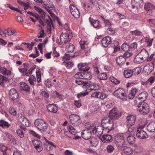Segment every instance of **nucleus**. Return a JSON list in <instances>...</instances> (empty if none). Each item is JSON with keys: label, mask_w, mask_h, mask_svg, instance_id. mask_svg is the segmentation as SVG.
Returning <instances> with one entry per match:
<instances>
[{"label": "nucleus", "mask_w": 155, "mask_h": 155, "mask_svg": "<svg viewBox=\"0 0 155 155\" xmlns=\"http://www.w3.org/2000/svg\"><path fill=\"white\" fill-rule=\"evenodd\" d=\"M136 117L135 115L130 114L128 115L126 118V124L128 128L129 132H131L136 130L134 125Z\"/></svg>", "instance_id": "obj_1"}, {"label": "nucleus", "mask_w": 155, "mask_h": 155, "mask_svg": "<svg viewBox=\"0 0 155 155\" xmlns=\"http://www.w3.org/2000/svg\"><path fill=\"white\" fill-rule=\"evenodd\" d=\"M73 36L72 34L70 32L67 33H62L60 36V40H56V42L59 45H61L69 42Z\"/></svg>", "instance_id": "obj_2"}, {"label": "nucleus", "mask_w": 155, "mask_h": 155, "mask_svg": "<svg viewBox=\"0 0 155 155\" xmlns=\"http://www.w3.org/2000/svg\"><path fill=\"white\" fill-rule=\"evenodd\" d=\"M34 124L36 127L42 132H46L47 129V124L42 119H38L35 120Z\"/></svg>", "instance_id": "obj_3"}, {"label": "nucleus", "mask_w": 155, "mask_h": 155, "mask_svg": "<svg viewBox=\"0 0 155 155\" xmlns=\"http://www.w3.org/2000/svg\"><path fill=\"white\" fill-rule=\"evenodd\" d=\"M37 81L35 77L33 75L30 76L28 80L30 84L32 85H34L36 82L39 83L41 81V71L39 69H37L36 71Z\"/></svg>", "instance_id": "obj_4"}, {"label": "nucleus", "mask_w": 155, "mask_h": 155, "mask_svg": "<svg viewBox=\"0 0 155 155\" xmlns=\"http://www.w3.org/2000/svg\"><path fill=\"white\" fill-rule=\"evenodd\" d=\"M74 76L76 78L88 80H90L92 77L91 73L87 71L78 72L75 74Z\"/></svg>", "instance_id": "obj_5"}, {"label": "nucleus", "mask_w": 155, "mask_h": 155, "mask_svg": "<svg viewBox=\"0 0 155 155\" xmlns=\"http://www.w3.org/2000/svg\"><path fill=\"white\" fill-rule=\"evenodd\" d=\"M71 123L74 126H78L81 124L82 121L80 116L75 114H72L69 116Z\"/></svg>", "instance_id": "obj_6"}, {"label": "nucleus", "mask_w": 155, "mask_h": 155, "mask_svg": "<svg viewBox=\"0 0 155 155\" xmlns=\"http://www.w3.org/2000/svg\"><path fill=\"white\" fill-rule=\"evenodd\" d=\"M101 125L104 128L107 129L109 130L114 128V124L112 120L108 118L103 119L101 121Z\"/></svg>", "instance_id": "obj_7"}, {"label": "nucleus", "mask_w": 155, "mask_h": 155, "mask_svg": "<svg viewBox=\"0 0 155 155\" xmlns=\"http://www.w3.org/2000/svg\"><path fill=\"white\" fill-rule=\"evenodd\" d=\"M154 54H152L149 56V53L145 49H142L138 54V56H142L147 61H152L153 58ZM154 59L155 60L154 58Z\"/></svg>", "instance_id": "obj_8"}, {"label": "nucleus", "mask_w": 155, "mask_h": 155, "mask_svg": "<svg viewBox=\"0 0 155 155\" xmlns=\"http://www.w3.org/2000/svg\"><path fill=\"white\" fill-rule=\"evenodd\" d=\"M144 126L145 125L139 126L137 127V128H136L135 130H136V135L137 137L141 139H144L147 138V137L146 133L142 130Z\"/></svg>", "instance_id": "obj_9"}, {"label": "nucleus", "mask_w": 155, "mask_h": 155, "mask_svg": "<svg viewBox=\"0 0 155 155\" xmlns=\"http://www.w3.org/2000/svg\"><path fill=\"white\" fill-rule=\"evenodd\" d=\"M138 110L140 113L145 115L149 112V106L147 103L143 102L140 106H139Z\"/></svg>", "instance_id": "obj_10"}, {"label": "nucleus", "mask_w": 155, "mask_h": 155, "mask_svg": "<svg viewBox=\"0 0 155 155\" xmlns=\"http://www.w3.org/2000/svg\"><path fill=\"white\" fill-rule=\"evenodd\" d=\"M90 127L93 134L97 136H99L102 134L103 131V127L101 126H94L90 125Z\"/></svg>", "instance_id": "obj_11"}, {"label": "nucleus", "mask_w": 155, "mask_h": 155, "mask_svg": "<svg viewBox=\"0 0 155 155\" xmlns=\"http://www.w3.org/2000/svg\"><path fill=\"white\" fill-rule=\"evenodd\" d=\"M92 129L90 127V125L88 128L83 130L81 132L82 137L86 140H87L91 138L92 135Z\"/></svg>", "instance_id": "obj_12"}, {"label": "nucleus", "mask_w": 155, "mask_h": 155, "mask_svg": "<svg viewBox=\"0 0 155 155\" xmlns=\"http://www.w3.org/2000/svg\"><path fill=\"white\" fill-rule=\"evenodd\" d=\"M113 94L115 96L120 99H123L126 95L124 90L122 88H119L116 90L114 92Z\"/></svg>", "instance_id": "obj_13"}, {"label": "nucleus", "mask_w": 155, "mask_h": 155, "mask_svg": "<svg viewBox=\"0 0 155 155\" xmlns=\"http://www.w3.org/2000/svg\"><path fill=\"white\" fill-rule=\"evenodd\" d=\"M120 116V113L116 108H114L111 110L109 114V117L112 120L116 119Z\"/></svg>", "instance_id": "obj_14"}, {"label": "nucleus", "mask_w": 155, "mask_h": 155, "mask_svg": "<svg viewBox=\"0 0 155 155\" xmlns=\"http://www.w3.org/2000/svg\"><path fill=\"white\" fill-rule=\"evenodd\" d=\"M70 10L72 15L76 18H78L80 16V13L78 8L74 5H70Z\"/></svg>", "instance_id": "obj_15"}, {"label": "nucleus", "mask_w": 155, "mask_h": 155, "mask_svg": "<svg viewBox=\"0 0 155 155\" xmlns=\"http://www.w3.org/2000/svg\"><path fill=\"white\" fill-rule=\"evenodd\" d=\"M115 143L118 148L120 149L121 147L125 145L124 137L121 135H118L115 139Z\"/></svg>", "instance_id": "obj_16"}, {"label": "nucleus", "mask_w": 155, "mask_h": 155, "mask_svg": "<svg viewBox=\"0 0 155 155\" xmlns=\"http://www.w3.org/2000/svg\"><path fill=\"white\" fill-rule=\"evenodd\" d=\"M9 95L14 102L16 101L19 97L17 91L14 88L10 89L9 92Z\"/></svg>", "instance_id": "obj_17"}, {"label": "nucleus", "mask_w": 155, "mask_h": 155, "mask_svg": "<svg viewBox=\"0 0 155 155\" xmlns=\"http://www.w3.org/2000/svg\"><path fill=\"white\" fill-rule=\"evenodd\" d=\"M43 2V7L48 12L50 13L51 10L54 8V5L53 3L49 0L44 1Z\"/></svg>", "instance_id": "obj_18"}, {"label": "nucleus", "mask_w": 155, "mask_h": 155, "mask_svg": "<svg viewBox=\"0 0 155 155\" xmlns=\"http://www.w3.org/2000/svg\"><path fill=\"white\" fill-rule=\"evenodd\" d=\"M45 143H44V146L47 150L50 151L52 150L53 147L55 148H56V146L53 142L49 141L45 138Z\"/></svg>", "instance_id": "obj_19"}, {"label": "nucleus", "mask_w": 155, "mask_h": 155, "mask_svg": "<svg viewBox=\"0 0 155 155\" xmlns=\"http://www.w3.org/2000/svg\"><path fill=\"white\" fill-rule=\"evenodd\" d=\"M89 21L91 25L95 28L98 29L101 28V25L100 23V21L97 20H94L93 18L90 17Z\"/></svg>", "instance_id": "obj_20"}, {"label": "nucleus", "mask_w": 155, "mask_h": 155, "mask_svg": "<svg viewBox=\"0 0 155 155\" xmlns=\"http://www.w3.org/2000/svg\"><path fill=\"white\" fill-rule=\"evenodd\" d=\"M91 97L103 100L106 98L107 96L105 94L96 91L91 94Z\"/></svg>", "instance_id": "obj_21"}, {"label": "nucleus", "mask_w": 155, "mask_h": 155, "mask_svg": "<svg viewBox=\"0 0 155 155\" xmlns=\"http://www.w3.org/2000/svg\"><path fill=\"white\" fill-rule=\"evenodd\" d=\"M111 43V38L106 36L103 38L101 40V43L102 46L104 47H107L108 45Z\"/></svg>", "instance_id": "obj_22"}, {"label": "nucleus", "mask_w": 155, "mask_h": 155, "mask_svg": "<svg viewBox=\"0 0 155 155\" xmlns=\"http://www.w3.org/2000/svg\"><path fill=\"white\" fill-rule=\"evenodd\" d=\"M87 90L89 92L91 90H97L99 89V85L96 83H92L89 84L88 86H87Z\"/></svg>", "instance_id": "obj_23"}, {"label": "nucleus", "mask_w": 155, "mask_h": 155, "mask_svg": "<svg viewBox=\"0 0 155 155\" xmlns=\"http://www.w3.org/2000/svg\"><path fill=\"white\" fill-rule=\"evenodd\" d=\"M154 62L153 61L151 63L147 64L144 67V70L147 73H150L154 68Z\"/></svg>", "instance_id": "obj_24"}, {"label": "nucleus", "mask_w": 155, "mask_h": 155, "mask_svg": "<svg viewBox=\"0 0 155 155\" xmlns=\"http://www.w3.org/2000/svg\"><path fill=\"white\" fill-rule=\"evenodd\" d=\"M12 68L11 67H8L5 68L2 67L1 70V73L5 75L8 76H10L12 73Z\"/></svg>", "instance_id": "obj_25"}, {"label": "nucleus", "mask_w": 155, "mask_h": 155, "mask_svg": "<svg viewBox=\"0 0 155 155\" xmlns=\"http://www.w3.org/2000/svg\"><path fill=\"white\" fill-rule=\"evenodd\" d=\"M120 49V47L111 48L109 50V54L111 56H116Z\"/></svg>", "instance_id": "obj_26"}, {"label": "nucleus", "mask_w": 155, "mask_h": 155, "mask_svg": "<svg viewBox=\"0 0 155 155\" xmlns=\"http://www.w3.org/2000/svg\"><path fill=\"white\" fill-rule=\"evenodd\" d=\"M33 143L35 148L38 152H40L42 150L41 143L39 141L35 140L33 141Z\"/></svg>", "instance_id": "obj_27"}, {"label": "nucleus", "mask_w": 155, "mask_h": 155, "mask_svg": "<svg viewBox=\"0 0 155 155\" xmlns=\"http://www.w3.org/2000/svg\"><path fill=\"white\" fill-rule=\"evenodd\" d=\"M147 94L146 92L143 91L140 93L136 97V99L141 101H144L147 98Z\"/></svg>", "instance_id": "obj_28"}, {"label": "nucleus", "mask_w": 155, "mask_h": 155, "mask_svg": "<svg viewBox=\"0 0 155 155\" xmlns=\"http://www.w3.org/2000/svg\"><path fill=\"white\" fill-rule=\"evenodd\" d=\"M120 149L125 154L129 155L132 152V150L131 148L125 146V144L120 148Z\"/></svg>", "instance_id": "obj_29"}, {"label": "nucleus", "mask_w": 155, "mask_h": 155, "mask_svg": "<svg viewBox=\"0 0 155 155\" xmlns=\"http://www.w3.org/2000/svg\"><path fill=\"white\" fill-rule=\"evenodd\" d=\"M101 140L104 142L108 143L112 141V137L110 135L106 134L103 135L101 138Z\"/></svg>", "instance_id": "obj_30"}, {"label": "nucleus", "mask_w": 155, "mask_h": 155, "mask_svg": "<svg viewBox=\"0 0 155 155\" xmlns=\"http://www.w3.org/2000/svg\"><path fill=\"white\" fill-rule=\"evenodd\" d=\"M48 110L50 112L56 113L58 110V107L55 104H50L47 106Z\"/></svg>", "instance_id": "obj_31"}, {"label": "nucleus", "mask_w": 155, "mask_h": 155, "mask_svg": "<svg viewBox=\"0 0 155 155\" xmlns=\"http://www.w3.org/2000/svg\"><path fill=\"white\" fill-rule=\"evenodd\" d=\"M7 35L9 36L13 35L15 37H18L19 36V34L15 30L10 29H6Z\"/></svg>", "instance_id": "obj_32"}, {"label": "nucleus", "mask_w": 155, "mask_h": 155, "mask_svg": "<svg viewBox=\"0 0 155 155\" xmlns=\"http://www.w3.org/2000/svg\"><path fill=\"white\" fill-rule=\"evenodd\" d=\"M147 129L149 131L155 132V121H152L147 126Z\"/></svg>", "instance_id": "obj_33"}, {"label": "nucleus", "mask_w": 155, "mask_h": 155, "mask_svg": "<svg viewBox=\"0 0 155 155\" xmlns=\"http://www.w3.org/2000/svg\"><path fill=\"white\" fill-rule=\"evenodd\" d=\"M18 120L23 125L26 126H27V124L28 123L27 119L22 115L19 117Z\"/></svg>", "instance_id": "obj_34"}, {"label": "nucleus", "mask_w": 155, "mask_h": 155, "mask_svg": "<svg viewBox=\"0 0 155 155\" xmlns=\"http://www.w3.org/2000/svg\"><path fill=\"white\" fill-rule=\"evenodd\" d=\"M78 67L82 72L87 71L89 68L86 63L79 64L78 65Z\"/></svg>", "instance_id": "obj_35"}, {"label": "nucleus", "mask_w": 155, "mask_h": 155, "mask_svg": "<svg viewBox=\"0 0 155 155\" xmlns=\"http://www.w3.org/2000/svg\"><path fill=\"white\" fill-rule=\"evenodd\" d=\"M20 89L21 90L29 91L30 90L29 86L25 83L23 82H21L20 83Z\"/></svg>", "instance_id": "obj_36"}, {"label": "nucleus", "mask_w": 155, "mask_h": 155, "mask_svg": "<svg viewBox=\"0 0 155 155\" xmlns=\"http://www.w3.org/2000/svg\"><path fill=\"white\" fill-rule=\"evenodd\" d=\"M75 82L78 85H81L83 88L87 87L89 85V83L84 81L82 80H76Z\"/></svg>", "instance_id": "obj_37"}, {"label": "nucleus", "mask_w": 155, "mask_h": 155, "mask_svg": "<svg viewBox=\"0 0 155 155\" xmlns=\"http://www.w3.org/2000/svg\"><path fill=\"white\" fill-rule=\"evenodd\" d=\"M34 8L40 14L42 18L44 19L46 15L45 13L43 10L40 8L36 6H34Z\"/></svg>", "instance_id": "obj_38"}, {"label": "nucleus", "mask_w": 155, "mask_h": 155, "mask_svg": "<svg viewBox=\"0 0 155 155\" xmlns=\"http://www.w3.org/2000/svg\"><path fill=\"white\" fill-rule=\"evenodd\" d=\"M125 58L122 55L118 56L116 59L117 63L118 65L123 64L125 61Z\"/></svg>", "instance_id": "obj_39"}, {"label": "nucleus", "mask_w": 155, "mask_h": 155, "mask_svg": "<svg viewBox=\"0 0 155 155\" xmlns=\"http://www.w3.org/2000/svg\"><path fill=\"white\" fill-rule=\"evenodd\" d=\"M137 92V89L135 88H133L129 92L128 97L129 99H131L134 97Z\"/></svg>", "instance_id": "obj_40"}, {"label": "nucleus", "mask_w": 155, "mask_h": 155, "mask_svg": "<svg viewBox=\"0 0 155 155\" xmlns=\"http://www.w3.org/2000/svg\"><path fill=\"white\" fill-rule=\"evenodd\" d=\"M124 74L125 77L127 78L131 77L133 75L132 71L130 69L125 70L124 72Z\"/></svg>", "instance_id": "obj_41"}, {"label": "nucleus", "mask_w": 155, "mask_h": 155, "mask_svg": "<svg viewBox=\"0 0 155 155\" xmlns=\"http://www.w3.org/2000/svg\"><path fill=\"white\" fill-rule=\"evenodd\" d=\"M144 8L146 11H149L154 9L155 7L151 3L148 2L145 3Z\"/></svg>", "instance_id": "obj_42"}, {"label": "nucleus", "mask_w": 155, "mask_h": 155, "mask_svg": "<svg viewBox=\"0 0 155 155\" xmlns=\"http://www.w3.org/2000/svg\"><path fill=\"white\" fill-rule=\"evenodd\" d=\"M81 48L82 49H84L89 44V43L84 40L81 39L79 42Z\"/></svg>", "instance_id": "obj_43"}, {"label": "nucleus", "mask_w": 155, "mask_h": 155, "mask_svg": "<svg viewBox=\"0 0 155 155\" xmlns=\"http://www.w3.org/2000/svg\"><path fill=\"white\" fill-rule=\"evenodd\" d=\"M16 132L18 136L20 138H22L24 137V134L21 126L19 127L17 129Z\"/></svg>", "instance_id": "obj_44"}, {"label": "nucleus", "mask_w": 155, "mask_h": 155, "mask_svg": "<svg viewBox=\"0 0 155 155\" xmlns=\"http://www.w3.org/2000/svg\"><path fill=\"white\" fill-rule=\"evenodd\" d=\"M89 142L91 145L94 147H96L98 143V140L94 137L91 138Z\"/></svg>", "instance_id": "obj_45"}, {"label": "nucleus", "mask_w": 155, "mask_h": 155, "mask_svg": "<svg viewBox=\"0 0 155 155\" xmlns=\"http://www.w3.org/2000/svg\"><path fill=\"white\" fill-rule=\"evenodd\" d=\"M145 39L147 46H150L152 45L153 40V38H150L149 37L147 36L145 38Z\"/></svg>", "instance_id": "obj_46"}, {"label": "nucleus", "mask_w": 155, "mask_h": 155, "mask_svg": "<svg viewBox=\"0 0 155 155\" xmlns=\"http://www.w3.org/2000/svg\"><path fill=\"white\" fill-rule=\"evenodd\" d=\"M131 3L136 4L139 7H141L143 5L142 0H131Z\"/></svg>", "instance_id": "obj_47"}, {"label": "nucleus", "mask_w": 155, "mask_h": 155, "mask_svg": "<svg viewBox=\"0 0 155 155\" xmlns=\"http://www.w3.org/2000/svg\"><path fill=\"white\" fill-rule=\"evenodd\" d=\"M74 46L71 44H70L68 45L66 48V51L68 52H72L74 51Z\"/></svg>", "instance_id": "obj_48"}, {"label": "nucleus", "mask_w": 155, "mask_h": 155, "mask_svg": "<svg viewBox=\"0 0 155 155\" xmlns=\"http://www.w3.org/2000/svg\"><path fill=\"white\" fill-rule=\"evenodd\" d=\"M128 143L130 144H133L135 141V138L133 135H129L127 138Z\"/></svg>", "instance_id": "obj_49"}, {"label": "nucleus", "mask_w": 155, "mask_h": 155, "mask_svg": "<svg viewBox=\"0 0 155 155\" xmlns=\"http://www.w3.org/2000/svg\"><path fill=\"white\" fill-rule=\"evenodd\" d=\"M135 60L137 61L139 63L143 62L146 60L142 56H138V54L135 58Z\"/></svg>", "instance_id": "obj_50"}, {"label": "nucleus", "mask_w": 155, "mask_h": 155, "mask_svg": "<svg viewBox=\"0 0 155 155\" xmlns=\"http://www.w3.org/2000/svg\"><path fill=\"white\" fill-rule=\"evenodd\" d=\"M17 2L21 6H23L24 7L25 10L29 8L30 7V6L28 3H24L20 0H18Z\"/></svg>", "instance_id": "obj_51"}, {"label": "nucleus", "mask_w": 155, "mask_h": 155, "mask_svg": "<svg viewBox=\"0 0 155 155\" xmlns=\"http://www.w3.org/2000/svg\"><path fill=\"white\" fill-rule=\"evenodd\" d=\"M133 75H136L140 74L141 71V68L140 67H136L132 70Z\"/></svg>", "instance_id": "obj_52"}, {"label": "nucleus", "mask_w": 155, "mask_h": 155, "mask_svg": "<svg viewBox=\"0 0 155 155\" xmlns=\"http://www.w3.org/2000/svg\"><path fill=\"white\" fill-rule=\"evenodd\" d=\"M137 45L136 42H134L129 45V50L131 51H134L137 48Z\"/></svg>", "instance_id": "obj_53"}, {"label": "nucleus", "mask_w": 155, "mask_h": 155, "mask_svg": "<svg viewBox=\"0 0 155 155\" xmlns=\"http://www.w3.org/2000/svg\"><path fill=\"white\" fill-rule=\"evenodd\" d=\"M97 78L100 80H105L107 79V76L105 73H102L99 74Z\"/></svg>", "instance_id": "obj_54"}, {"label": "nucleus", "mask_w": 155, "mask_h": 155, "mask_svg": "<svg viewBox=\"0 0 155 155\" xmlns=\"http://www.w3.org/2000/svg\"><path fill=\"white\" fill-rule=\"evenodd\" d=\"M49 73L53 77H56L58 74L57 70L52 68H51L50 69Z\"/></svg>", "instance_id": "obj_55"}, {"label": "nucleus", "mask_w": 155, "mask_h": 155, "mask_svg": "<svg viewBox=\"0 0 155 155\" xmlns=\"http://www.w3.org/2000/svg\"><path fill=\"white\" fill-rule=\"evenodd\" d=\"M62 64L64 65L67 68H70L73 64L71 61H67L63 62Z\"/></svg>", "instance_id": "obj_56"}, {"label": "nucleus", "mask_w": 155, "mask_h": 155, "mask_svg": "<svg viewBox=\"0 0 155 155\" xmlns=\"http://www.w3.org/2000/svg\"><path fill=\"white\" fill-rule=\"evenodd\" d=\"M9 126V125L8 122L2 120L0 121V126L3 128H7Z\"/></svg>", "instance_id": "obj_57"}, {"label": "nucleus", "mask_w": 155, "mask_h": 155, "mask_svg": "<svg viewBox=\"0 0 155 155\" xmlns=\"http://www.w3.org/2000/svg\"><path fill=\"white\" fill-rule=\"evenodd\" d=\"M69 131L74 135H75L77 133V131L72 126H70L68 127Z\"/></svg>", "instance_id": "obj_58"}, {"label": "nucleus", "mask_w": 155, "mask_h": 155, "mask_svg": "<svg viewBox=\"0 0 155 155\" xmlns=\"http://www.w3.org/2000/svg\"><path fill=\"white\" fill-rule=\"evenodd\" d=\"M121 49L124 51L129 50V45L127 44H123L121 46Z\"/></svg>", "instance_id": "obj_59"}, {"label": "nucleus", "mask_w": 155, "mask_h": 155, "mask_svg": "<svg viewBox=\"0 0 155 155\" xmlns=\"http://www.w3.org/2000/svg\"><path fill=\"white\" fill-rule=\"evenodd\" d=\"M110 80L113 83H115L116 84H119L120 81L119 80L117 79L114 76H110Z\"/></svg>", "instance_id": "obj_60"}, {"label": "nucleus", "mask_w": 155, "mask_h": 155, "mask_svg": "<svg viewBox=\"0 0 155 155\" xmlns=\"http://www.w3.org/2000/svg\"><path fill=\"white\" fill-rule=\"evenodd\" d=\"M89 92L87 91V89L85 92H82L77 94V97L78 98H80L82 97H84L88 94Z\"/></svg>", "instance_id": "obj_61"}, {"label": "nucleus", "mask_w": 155, "mask_h": 155, "mask_svg": "<svg viewBox=\"0 0 155 155\" xmlns=\"http://www.w3.org/2000/svg\"><path fill=\"white\" fill-rule=\"evenodd\" d=\"M9 113L13 116H15L17 114V112L15 109L13 107H10L9 109Z\"/></svg>", "instance_id": "obj_62"}, {"label": "nucleus", "mask_w": 155, "mask_h": 155, "mask_svg": "<svg viewBox=\"0 0 155 155\" xmlns=\"http://www.w3.org/2000/svg\"><path fill=\"white\" fill-rule=\"evenodd\" d=\"M107 150L109 153L112 152L114 149V148L113 146L111 145H108L107 148Z\"/></svg>", "instance_id": "obj_63"}, {"label": "nucleus", "mask_w": 155, "mask_h": 155, "mask_svg": "<svg viewBox=\"0 0 155 155\" xmlns=\"http://www.w3.org/2000/svg\"><path fill=\"white\" fill-rule=\"evenodd\" d=\"M130 32L133 35H135L136 36L141 35V34L140 31L137 30L131 31Z\"/></svg>", "instance_id": "obj_64"}]
</instances>
